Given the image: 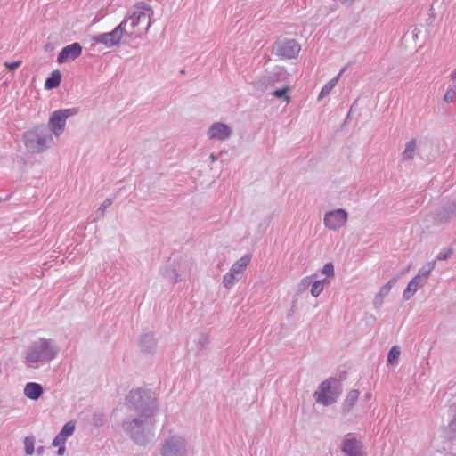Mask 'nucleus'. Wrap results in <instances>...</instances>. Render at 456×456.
<instances>
[{
  "mask_svg": "<svg viewBox=\"0 0 456 456\" xmlns=\"http://www.w3.org/2000/svg\"><path fill=\"white\" fill-rule=\"evenodd\" d=\"M316 276V274H314L303 278L298 284V290H305L312 284L314 278H315Z\"/></svg>",
  "mask_w": 456,
  "mask_h": 456,
  "instance_id": "nucleus-33",
  "label": "nucleus"
},
{
  "mask_svg": "<svg viewBox=\"0 0 456 456\" xmlns=\"http://www.w3.org/2000/svg\"><path fill=\"white\" fill-rule=\"evenodd\" d=\"M341 394L338 382L335 379H329L322 381L314 394L317 403L330 406L335 403Z\"/></svg>",
  "mask_w": 456,
  "mask_h": 456,
  "instance_id": "nucleus-6",
  "label": "nucleus"
},
{
  "mask_svg": "<svg viewBox=\"0 0 456 456\" xmlns=\"http://www.w3.org/2000/svg\"><path fill=\"white\" fill-rule=\"evenodd\" d=\"M61 73L59 70L53 71L49 77L46 78L45 87L46 89H53L57 87L61 83Z\"/></svg>",
  "mask_w": 456,
  "mask_h": 456,
  "instance_id": "nucleus-26",
  "label": "nucleus"
},
{
  "mask_svg": "<svg viewBox=\"0 0 456 456\" xmlns=\"http://www.w3.org/2000/svg\"><path fill=\"white\" fill-rule=\"evenodd\" d=\"M435 267H436V260L430 261V262L427 263L425 265H423L419 270V273L416 276L419 277L425 283H427L428 277L430 274V273L435 269Z\"/></svg>",
  "mask_w": 456,
  "mask_h": 456,
  "instance_id": "nucleus-24",
  "label": "nucleus"
},
{
  "mask_svg": "<svg viewBox=\"0 0 456 456\" xmlns=\"http://www.w3.org/2000/svg\"><path fill=\"white\" fill-rule=\"evenodd\" d=\"M456 99V86L449 87L444 94V100L446 102H452Z\"/></svg>",
  "mask_w": 456,
  "mask_h": 456,
  "instance_id": "nucleus-34",
  "label": "nucleus"
},
{
  "mask_svg": "<svg viewBox=\"0 0 456 456\" xmlns=\"http://www.w3.org/2000/svg\"><path fill=\"white\" fill-rule=\"evenodd\" d=\"M344 4H352L354 0H339Z\"/></svg>",
  "mask_w": 456,
  "mask_h": 456,
  "instance_id": "nucleus-45",
  "label": "nucleus"
},
{
  "mask_svg": "<svg viewBox=\"0 0 456 456\" xmlns=\"http://www.w3.org/2000/svg\"><path fill=\"white\" fill-rule=\"evenodd\" d=\"M126 404L139 415H148V417L156 416L159 411L155 397L142 389L130 391L126 396Z\"/></svg>",
  "mask_w": 456,
  "mask_h": 456,
  "instance_id": "nucleus-4",
  "label": "nucleus"
},
{
  "mask_svg": "<svg viewBox=\"0 0 456 456\" xmlns=\"http://www.w3.org/2000/svg\"><path fill=\"white\" fill-rule=\"evenodd\" d=\"M426 283L421 281L419 277L415 276L411 279L405 289L403 293V297L404 300H409L421 287H423Z\"/></svg>",
  "mask_w": 456,
  "mask_h": 456,
  "instance_id": "nucleus-19",
  "label": "nucleus"
},
{
  "mask_svg": "<svg viewBox=\"0 0 456 456\" xmlns=\"http://www.w3.org/2000/svg\"><path fill=\"white\" fill-rule=\"evenodd\" d=\"M140 346L142 351L151 353L156 347V340L152 334L147 333L141 337Z\"/></svg>",
  "mask_w": 456,
  "mask_h": 456,
  "instance_id": "nucleus-21",
  "label": "nucleus"
},
{
  "mask_svg": "<svg viewBox=\"0 0 456 456\" xmlns=\"http://www.w3.org/2000/svg\"><path fill=\"white\" fill-rule=\"evenodd\" d=\"M348 221V213L344 208L327 211L323 216V224L330 231H338Z\"/></svg>",
  "mask_w": 456,
  "mask_h": 456,
  "instance_id": "nucleus-11",
  "label": "nucleus"
},
{
  "mask_svg": "<svg viewBox=\"0 0 456 456\" xmlns=\"http://www.w3.org/2000/svg\"><path fill=\"white\" fill-rule=\"evenodd\" d=\"M312 283L311 295L314 297H317L322 292L325 285L330 284V281H328L327 278H323L321 280H316Z\"/></svg>",
  "mask_w": 456,
  "mask_h": 456,
  "instance_id": "nucleus-25",
  "label": "nucleus"
},
{
  "mask_svg": "<svg viewBox=\"0 0 456 456\" xmlns=\"http://www.w3.org/2000/svg\"><path fill=\"white\" fill-rule=\"evenodd\" d=\"M37 453H42L44 452V447L43 446H39L37 449Z\"/></svg>",
  "mask_w": 456,
  "mask_h": 456,
  "instance_id": "nucleus-47",
  "label": "nucleus"
},
{
  "mask_svg": "<svg viewBox=\"0 0 456 456\" xmlns=\"http://www.w3.org/2000/svg\"><path fill=\"white\" fill-rule=\"evenodd\" d=\"M21 64L20 61H13V62H5L4 66L11 71L15 70Z\"/></svg>",
  "mask_w": 456,
  "mask_h": 456,
  "instance_id": "nucleus-38",
  "label": "nucleus"
},
{
  "mask_svg": "<svg viewBox=\"0 0 456 456\" xmlns=\"http://www.w3.org/2000/svg\"><path fill=\"white\" fill-rule=\"evenodd\" d=\"M452 253H453V250L452 248H444L436 256V260H438V261L447 260L449 257H451Z\"/></svg>",
  "mask_w": 456,
  "mask_h": 456,
  "instance_id": "nucleus-35",
  "label": "nucleus"
},
{
  "mask_svg": "<svg viewBox=\"0 0 456 456\" xmlns=\"http://www.w3.org/2000/svg\"><path fill=\"white\" fill-rule=\"evenodd\" d=\"M289 91V86L285 85L282 88L276 89L272 93V95L278 99H284L285 102H289L290 97L288 95V92Z\"/></svg>",
  "mask_w": 456,
  "mask_h": 456,
  "instance_id": "nucleus-29",
  "label": "nucleus"
},
{
  "mask_svg": "<svg viewBox=\"0 0 456 456\" xmlns=\"http://www.w3.org/2000/svg\"><path fill=\"white\" fill-rule=\"evenodd\" d=\"M321 273L330 281V278H333L335 275L334 265L332 263H326L322 268L321 269Z\"/></svg>",
  "mask_w": 456,
  "mask_h": 456,
  "instance_id": "nucleus-31",
  "label": "nucleus"
},
{
  "mask_svg": "<svg viewBox=\"0 0 456 456\" xmlns=\"http://www.w3.org/2000/svg\"><path fill=\"white\" fill-rule=\"evenodd\" d=\"M59 352L60 348L53 339L38 338L28 346L26 361L29 366L35 367L38 363L49 362L55 359Z\"/></svg>",
  "mask_w": 456,
  "mask_h": 456,
  "instance_id": "nucleus-3",
  "label": "nucleus"
},
{
  "mask_svg": "<svg viewBox=\"0 0 456 456\" xmlns=\"http://www.w3.org/2000/svg\"><path fill=\"white\" fill-rule=\"evenodd\" d=\"M400 353H401V351L398 346H393L388 352L387 362L392 365L396 364L398 362V358L400 356Z\"/></svg>",
  "mask_w": 456,
  "mask_h": 456,
  "instance_id": "nucleus-30",
  "label": "nucleus"
},
{
  "mask_svg": "<svg viewBox=\"0 0 456 456\" xmlns=\"http://www.w3.org/2000/svg\"><path fill=\"white\" fill-rule=\"evenodd\" d=\"M156 416L138 415L122 421V428L130 439L140 446H145L154 436Z\"/></svg>",
  "mask_w": 456,
  "mask_h": 456,
  "instance_id": "nucleus-2",
  "label": "nucleus"
},
{
  "mask_svg": "<svg viewBox=\"0 0 456 456\" xmlns=\"http://www.w3.org/2000/svg\"><path fill=\"white\" fill-rule=\"evenodd\" d=\"M417 149V141L416 139L410 140L402 153L403 160H410L412 159L415 156V151Z\"/></svg>",
  "mask_w": 456,
  "mask_h": 456,
  "instance_id": "nucleus-23",
  "label": "nucleus"
},
{
  "mask_svg": "<svg viewBox=\"0 0 456 456\" xmlns=\"http://www.w3.org/2000/svg\"><path fill=\"white\" fill-rule=\"evenodd\" d=\"M76 429V424L73 420L67 422L61 429L59 435L66 440L71 436Z\"/></svg>",
  "mask_w": 456,
  "mask_h": 456,
  "instance_id": "nucleus-27",
  "label": "nucleus"
},
{
  "mask_svg": "<svg viewBox=\"0 0 456 456\" xmlns=\"http://www.w3.org/2000/svg\"><path fill=\"white\" fill-rule=\"evenodd\" d=\"M232 128L223 122H214L207 132V136L209 140L214 141H226L232 135Z\"/></svg>",
  "mask_w": 456,
  "mask_h": 456,
  "instance_id": "nucleus-13",
  "label": "nucleus"
},
{
  "mask_svg": "<svg viewBox=\"0 0 456 456\" xmlns=\"http://www.w3.org/2000/svg\"><path fill=\"white\" fill-rule=\"evenodd\" d=\"M359 395L360 391L358 389H352L347 393L342 404L343 414H348L352 411L359 399Z\"/></svg>",
  "mask_w": 456,
  "mask_h": 456,
  "instance_id": "nucleus-17",
  "label": "nucleus"
},
{
  "mask_svg": "<svg viewBox=\"0 0 456 456\" xmlns=\"http://www.w3.org/2000/svg\"><path fill=\"white\" fill-rule=\"evenodd\" d=\"M65 450H66L65 446L58 447L57 454L60 456L63 455L65 452Z\"/></svg>",
  "mask_w": 456,
  "mask_h": 456,
  "instance_id": "nucleus-42",
  "label": "nucleus"
},
{
  "mask_svg": "<svg viewBox=\"0 0 456 456\" xmlns=\"http://www.w3.org/2000/svg\"><path fill=\"white\" fill-rule=\"evenodd\" d=\"M66 439L61 436L59 434L53 438V446L54 447H60V446H65Z\"/></svg>",
  "mask_w": 456,
  "mask_h": 456,
  "instance_id": "nucleus-36",
  "label": "nucleus"
},
{
  "mask_svg": "<svg viewBox=\"0 0 456 456\" xmlns=\"http://www.w3.org/2000/svg\"><path fill=\"white\" fill-rule=\"evenodd\" d=\"M169 278L172 282H178L180 281L179 275L175 272H172Z\"/></svg>",
  "mask_w": 456,
  "mask_h": 456,
  "instance_id": "nucleus-40",
  "label": "nucleus"
},
{
  "mask_svg": "<svg viewBox=\"0 0 456 456\" xmlns=\"http://www.w3.org/2000/svg\"><path fill=\"white\" fill-rule=\"evenodd\" d=\"M126 22H120L113 30L107 33H101L94 36L92 40L95 43L102 44L108 48L118 46L125 33Z\"/></svg>",
  "mask_w": 456,
  "mask_h": 456,
  "instance_id": "nucleus-10",
  "label": "nucleus"
},
{
  "mask_svg": "<svg viewBox=\"0 0 456 456\" xmlns=\"http://www.w3.org/2000/svg\"><path fill=\"white\" fill-rule=\"evenodd\" d=\"M300 50L301 46L295 39H280L273 46V53L285 60L297 58Z\"/></svg>",
  "mask_w": 456,
  "mask_h": 456,
  "instance_id": "nucleus-9",
  "label": "nucleus"
},
{
  "mask_svg": "<svg viewBox=\"0 0 456 456\" xmlns=\"http://www.w3.org/2000/svg\"><path fill=\"white\" fill-rule=\"evenodd\" d=\"M153 10L145 3H137L121 22H126L125 33L131 40L146 34L151 26Z\"/></svg>",
  "mask_w": 456,
  "mask_h": 456,
  "instance_id": "nucleus-1",
  "label": "nucleus"
},
{
  "mask_svg": "<svg viewBox=\"0 0 456 456\" xmlns=\"http://www.w3.org/2000/svg\"><path fill=\"white\" fill-rule=\"evenodd\" d=\"M241 278L238 275L232 273L231 272L227 273L223 279V284L227 289H232Z\"/></svg>",
  "mask_w": 456,
  "mask_h": 456,
  "instance_id": "nucleus-28",
  "label": "nucleus"
},
{
  "mask_svg": "<svg viewBox=\"0 0 456 456\" xmlns=\"http://www.w3.org/2000/svg\"><path fill=\"white\" fill-rule=\"evenodd\" d=\"M450 77L453 81H456V69L451 73Z\"/></svg>",
  "mask_w": 456,
  "mask_h": 456,
  "instance_id": "nucleus-46",
  "label": "nucleus"
},
{
  "mask_svg": "<svg viewBox=\"0 0 456 456\" xmlns=\"http://www.w3.org/2000/svg\"><path fill=\"white\" fill-rule=\"evenodd\" d=\"M341 450L346 456H366L362 444L353 434H347L342 441Z\"/></svg>",
  "mask_w": 456,
  "mask_h": 456,
  "instance_id": "nucleus-14",
  "label": "nucleus"
},
{
  "mask_svg": "<svg viewBox=\"0 0 456 456\" xmlns=\"http://www.w3.org/2000/svg\"><path fill=\"white\" fill-rule=\"evenodd\" d=\"M450 428L452 430L456 431V411H455V414L450 423Z\"/></svg>",
  "mask_w": 456,
  "mask_h": 456,
  "instance_id": "nucleus-41",
  "label": "nucleus"
},
{
  "mask_svg": "<svg viewBox=\"0 0 456 456\" xmlns=\"http://www.w3.org/2000/svg\"><path fill=\"white\" fill-rule=\"evenodd\" d=\"M209 342V338H208V336L207 334H200L198 338V343L201 346H206L207 344H208Z\"/></svg>",
  "mask_w": 456,
  "mask_h": 456,
  "instance_id": "nucleus-39",
  "label": "nucleus"
},
{
  "mask_svg": "<svg viewBox=\"0 0 456 456\" xmlns=\"http://www.w3.org/2000/svg\"><path fill=\"white\" fill-rule=\"evenodd\" d=\"M82 53V47L78 43L70 44L61 49L57 57L59 63H65L70 61L76 60L80 56Z\"/></svg>",
  "mask_w": 456,
  "mask_h": 456,
  "instance_id": "nucleus-15",
  "label": "nucleus"
},
{
  "mask_svg": "<svg viewBox=\"0 0 456 456\" xmlns=\"http://www.w3.org/2000/svg\"><path fill=\"white\" fill-rule=\"evenodd\" d=\"M250 259L251 256L249 255H245L232 265L229 272L241 278Z\"/></svg>",
  "mask_w": 456,
  "mask_h": 456,
  "instance_id": "nucleus-20",
  "label": "nucleus"
},
{
  "mask_svg": "<svg viewBox=\"0 0 456 456\" xmlns=\"http://www.w3.org/2000/svg\"><path fill=\"white\" fill-rule=\"evenodd\" d=\"M346 69V68L344 67L335 77H333L326 85H324V86L322 88V90L319 94V97H318L319 99L324 98L332 91V89L338 83L339 77H340L341 74L345 72Z\"/></svg>",
  "mask_w": 456,
  "mask_h": 456,
  "instance_id": "nucleus-22",
  "label": "nucleus"
},
{
  "mask_svg": "<svg viewBox=\"0 0 456 456\" xmlns=\"http://www.w3.org/2000/svg\"><path fill=\"white\" fill-rule=\"evenodd\" d=\"M185 438L175 433H169L159 444V456H186Z\"/></svg>",
  "mask_w": 456,
  "mask_h": 456,
  "instance_id": "nucleus-7",
  "label": "nucleus"
},
{
  "mask_svg": "<svg viewBox=\"0 0 456 456\" xmlns=\"http://www.w3.org/2000/svg\"><path fill=\"white\" fill-rule=\"evenodd\" d=\"M35 439L33 436H26L24 438L25 452L27 455H32L35 452Z\"/></svg>",
  "mask_w": 456,
  "mask_h": 456,
  "instance_id": "nucleus-32",
  "label": "nucleus"
},
{
  "mask_svg": "<svg viewBox=\"0 0 456 456\" xmlns=\"http://www.w3.org/2000/svg\"><path fill=\"white\" fill-rule=\"evenodd\" d=\"M112 204V200L110 199H106L102 204L101 206L99 207L98 210H97V213H101L102 215H103V213L105 212L106 208H109L110 205Z\"/></svg>",
  "mask_w": 456,
  "mask_h": 456,
  "instance_id": "nucleus-37",
  "label": "nucleus"
},
{
  "mask_svg": "<svg viewBox=\"0 0 456 456\" xmlns=\"http://www.w3.org/2000/svg\"><path fill=\"white\" fill-rule=\"evenodd\" d=\"M209 159H210L211 162H215L217 160V156L214 153H211L209 156Z\"/></svg>",
  "mask_w": 456,
  "mask_h": 456,
  "instance_id": "nucleus-43",
  "label": "nucleus"
},
{
  "mask_svg": "<svg viewBox=\"0 0 456 456\" xmlns=\"http://www.w3.org/2000/svg\"><path fill=\"white\" fill-rule=\"evenodd\" d=\"M371 398H372V394H371V393H370V392H369V393H366V394L364 395V399H365V400L369 401V400H370Z\"/></svg>",
  "mask_w": 456,
  "mask_h": 456,
  "instance_id": "nucleus-44",
  "label": "nucleus"
},
{
  "mask_svg": "<svg viewBox=\"0 0 456 456\" xmlns=\"http://www.w3.org/2000/svg\"><path fill=\"white\" fill-rule=\"evenodd\" d=\"M26 148L32 153H41L53 146L54 137L45 126H37L23 135Z\"/></svg>",
  "mask_w": 456,
  "mask_h": 456,
  "instance_id": "nucleus-5",
  "label": "nucleus"
},
{
  "mask_svg": "<svg viewBox=\"0 0 456 456\" xmlns=\"http://www.w3.org/2000/svg\"><path fill=\"white\" fill-rule=\"evenodd\" d=\"M396 282L397 278H392L384 286L380 288L379 291L376 294L374 297V305L376 306H380L383 304L384 298L389 294L391 289L393 288V286L395 285Z\"/></svg>",
  "mask_w": 456,
  "mask_h": 456,
  "instance_id": "nucleus-18",
  "label": "nucleus"
},
{
  "mask_svg": "<svg viewBox=\"0 0 456 456\" xmlns=\"http://www.w3.org/2000/svg\"><path fill=\"white\" fill-rule=\"evenodd\" d=\"M287 73L281 68H275L272 71L266 72L256 82L257 86L262 90L275 86L277 84L285 83Z\"/></svg>",
  "mask_w": 456,
  "mask_h": 456,
  "instance_id": "nucleus-12",
  "label": "nucleus"
},
{
  "mask_svg": "<svg viewBox=\"0 0 456 456\" xmlns=\"http://www.w3.org/2000/svg\"><path fill=\"white\" fill-rule=\"evenodd\" d=\"M23 393L27 398L37 400L42 396L44 388L39 383L28 382L25 385Z\"/></svg>",
  "mask_w": 456,
  "mask_h": 456,
  "instance_id": "nucleus-16",
  "label": "nucleus"
},
{
  "mask_svg": "<svg viewBox=\"0 0 456 456\" xmlns=\"http://www.w3.org/2000/svg\"><path fill=\"white\" fill-rule=\"evenodd\" d=\"M76 113L77 110L75 109H61L51 114L47 129L53 137L59 138L61 134H62L65 130L67 119Z\"/></svg>",
  "mask_w": 456,
  "mask_h": 456,
  "instance_id": "nucleus-8",
  "label": "nucleus"
}]
</instances>
